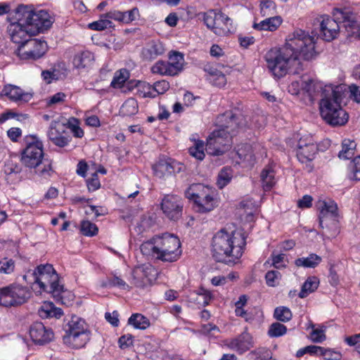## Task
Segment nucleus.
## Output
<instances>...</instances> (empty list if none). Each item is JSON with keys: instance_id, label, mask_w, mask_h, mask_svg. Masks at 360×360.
Segmentation results:
<instances>
[{"instance_id": "46", "label": "nucleus", "mask_w": 360, "mask_h": 360, "mask_svg": "<svg viewBox=\"0 0 360 360\" xmlns=\"http://www.w3.org/2000/svg\"><path fill=\"white\" fill-rule=\"evenodd\" d=\"M232 174L231 169L228 167L223 168L218 175L217 186L219 188H223L226 186L231 180Z\"/></svg>"}, {"instance_id": "20", "label": "nucleus", "mask_w": 360, "mask_h": 360, "mask_svg": "<svg viewBox=\"0 0 360 360\" xmlns=\"http://www.w3.org/2000/svg\"><path fill=\"white\" fill-rule=\"evenodd\" d=\"M30 335L32 341L38 345L49 343L53 338L52 330L46 328L41 322H35L30 326Z\"/></svg>"}, {"instance_id": "13", "label": "nucleus", "mask_w": 360, "mask_h": 360, "mask_svg": "<svg viewBox=\"0 0 360 360\" xmlns=\"http://www.w3.org/2000/svg\"><path fill=\"white\" fill-rule=\"evenodd\" d=\"M47 51L48 46L45 41L30 38L22 45H19L15 52L21 60H36L41 58Z\"/></svg>"}, {"instance_id": "57", "label": "nucleus", "mask_w": 360, "mask_h": 360, "mask_svg": "<svg viewBox=\"0 0 360 360\" xmlns=\"http://www.w3.org/2000/svg\"><path fill=\"white\" fill-rule=\"evenodd\" d=\"M347 96L349 94V97L357 103H360V86L356 84H351L347 86Z\"/></svg>"}, {"instance_id": "19", "label": "nucleus", "mask_w": 360, "mask_h": 360, "mask_svg": "<svg viewBox=\"0 0 360 360\" xmlns=\"http://www.w3.org/2000/svg\"><path fill=\"white\" fill-rule=\"evenodd\" d=\"M333 15L336 16L338 19H342V23L345 28L347 37L360 39V22H359L354 20L352 15H349L347 13H345L340 9L335 8Z\"/></svg>"}, {"instance_id": "51", "label": "nucleus", "mask_w": 360, "mask_h": 360, "mask_svg": "<svg viewBox=\"0 0 360 360\" xmlns=\"http://www.w3.org/2000/svg\"><path fill=\"white\" fill-rule=\"evenodd\" d=\"M310 326L313 328L310 336L314 342L320 343L326 340L325 328L323 327L321 328H314V325L313 323H311Z\"/></svg>"}, {"instance_id": "55", "label": "nucleus", "mask_w": 360, "mask_h": 360, "mask_svg": "<svg viewBox=\"0 0 360 360\" xmlns=\"http://www.w3.org/2000/svg\"><path fill=\"white\" fill-rule=\"evenodd\" d=\"M319 355L323 356L325 360H340L342 358V354L340 352L324 347H322Z\"/></svg>"}, {"instance_id": "31", "label": "nucleus", "mask_w": 360, "mask_h": 360, "mask_svg": "<svg viewBox=\"0 0 360 360\" xmlns=\"http://www.w3.org/2000/svg\"><path fill=\"white\" fill-rule=\"evenodd\" d=\"M319 280L316 276H309L302 284L299 297L300 298H305L310 293L314 292L319 287Z\"/></svg>"}, {"instance_id": "49", "label": "nucleus", "mask_w": 360, "mask_h": 360, "mask_svg": "<svg viewBox=\"0 0 360 360\" xmlns=\"http://www.w3.org/2000/svg\"><path fill=\"white\" fill-rule=\"evenodd\" d=\"M189 153L197 160H202L205 158L204 142L202 141H196L193 146L190 147Z\"/></svg>"}, {"instance_id": "17", "label": "nucleus", "mask_w": 360, "mask_h": 360, "mask_svg": "<svg viewBox=\"0 0 360 360\" xmlns=\"http://www.w3.org/2000/svg\"><path fill=\"white\" fill-rule=\"evenodd\" d=\"M183 206L182 198L176 195H165L161 203L164 214L172 220H177L181 217Z\"/></svg>"}, {"instance_id": "54", "label": "nucleus", "mask_w": 360, "mask_h": 360, "mask_svg": "<svg viewBox=\"0 0 360 360\" xmlns=\"http://www.w3.org/2000/svg\"><path fill=\"white\" fill-rule=\"evenodd\" d=\"M68 127L72 130L74 136L81 138L84 136V131L79 127V120L77 118L71 117L68 122Z\"/></svg>"}, {"instance_id": "48", "label": "nucleus", "mask_w": 360, "mask_h": 360, "mask_svg": "<svg viewBox=\"0 0 360 360\" xmlns=\"http://www.w3.org/2000/svg\"><path fill=\"white\" fill-rule=\"evenodd\" d=\"M350 173L349 178L351 180H360V155L354 158L349 165Z\"/></svg>"}, {"instance_id": "8", "label": "nucleus", "mask_w": 360, "mask_h": 360, "mask_svg": "<svg viewBox=\"0 0 360 360\" xmlns=\"http://www.w3.org/2000/svg\"><path fill=\"white\" fill-rule=\"evenodd\" d=\"M156 245L158 248L157 259L162 262H175L181 255L180 240L172 234L166 233L156 236Z\"/></svg>"}, {"instance_id": "52", "label": "nucleus", "mask_w": 360, "mask_h": 360, "mask_svg": "<svg viewBox=\"0 0 360 360\" xmlns=\"http://www.w3.org/2000/svg\"><path fill=\"white\" fill-rule=\"evenodd\" d=\"M15 262L11 259L3 258L0 260V273L9 274L14 271Z\"/></svg>"}, {"instance_id": "53", "label": "nucleus", "mask_w": 360, "mask_h": 360, "mask_svg": "<svg viewBox=\"0 0 360 360\" xmlns=\"http://www.w3.org/2000/svg\"><path fill=\"white\" fill-rule=\"evenodd\" d=\"M153 269L150 266L147 268H138L133 272L134 279L135 281H148V274Z\"/></svg>"}, {"instance_id": "29", "label": "nucleus", "mask_w": 360, "mask_h": 360, "mask_svg": "<svg viewBox=\"0 0 360 360\" xmlns=\"http://www.w3.org/2000/svg\"><path fill=\"white\" fill-rule=\"evenodd\" d=\"M173 76L179 74L182 70L184 63V55L179 51H171L169 53V62Z\"/></svg>"}, {"instance_id": "38", "label": "nucleus", "mask_w": 360, "mask_h": 360, "mask_svg": "<svg viewBox=\"0 0 360 360\" xmlns=\"http://www.w3.org/2000/svg\"><path fill=\"white\" fill-rule=\"evenodd\" d=\"M140 249L143 255H151L157 258L158 248V245H156V236L142 243Z\"/></svg>"}, {"instance_id": "64", "label": "nucleus", "mask_w": 360, "mask_h": 360, "mask_svg": "<svg viewBox=\"0 0 360 360\" xmlns=\"http://www.w3.org/2000/svg\"><path fill=\"white\" fill-rule=\"evenodd\" d=\"M119 314L117 311H112V313L106 312L105 314V318L108 322H109L113 326H117L119 325Z\"/></svg>"}, {"instance_id": "14", "label": "nucleus", "mask_w": 360, "mask_h": 360, "mask_svg": "<svg viewBox=\"0 0 360 360\" xmlns=\"http://www.w3.org/2000/svg\"><path fill=\"white\" fill-rule=\"evenodd\" d=\"M219 129L230 135L232 138L246 126V121L241 114L236 115L232 111H227L217 118Z\"/></svg>"}, {"instance_id": "28", "label": "nucleus", "mask_w": 360, "mask_h": 360, "mask_svg": "<svg viewBox=\"0 0 360 360\" xmlns=\"http://www.w3.org/2000/svg\"><path fill=\"white\" fill-rule=\"evenodd\" d=\"M282 19L278 15L269 16L259 23L255 22L252 27L257 30L275 31L281 25Z\"/></svg>"}, {"instance_id": "60", "label": "nucleus", "mask_w": 360, "mask_h": 360, "mask_svg": "<svg viewBox=\"0 0 360 360\" xmlns=\"http://www.w3.org/2000/svg\"><path fill=\"white\" fill-rule=\"evenodd\" d=\"M86 184L89 191H95L100 188L101 184L96 172H94L91 177L86 180Z\"/></svg>"}, {"instance_id": "9", "label": "nucleus", "mask_w": 360, "mask_h": 360, "mask_svg": "<svg viewBox=\"0 0 360 360\" xmlns=\"http://www.w3.org/2000/svg\"><path fill=\"white\" fill-rule=\"evenodd\" d=\"M32 294L27 287L11 284L0 289V305L5 307L20 306L28 301Z\"/></svg>"}, {"instance_id": "6", "label": "nucleus", "mask_w": 360, "mask_h": 360, "mask_svg": "<svg viewBox=\"0 0 360 360\" xmlns=\"http://www.w3.org/2000/svg\"><path fill=\"white\" fill-rule=\"evenodd\" d=\"M63 326L65 334L63 341L74 348L83 347L90 340V332L85 321L77 316H72Z\"/></svg>"}, {"instance_id": "35", "label": "nucleus", "mask_w": 360, "mask_h": 360, "mask_svg": "<svg viewBox=\"0 0 360 360\" xmlns=\"http://www.w3.org/2000/svg\"><path fill=\"white\" fill-rule=\"evenodd\" d=\"M128 324L136 329L145 330L150 326V321L141 314H134L128 319Z\"/></svg>"}, {"instance_id": "30", "label": "nucleus", "mask_w": 360, "mask_h": 360, "mask_svg": "<svg viewBox=\"0 0 360 360\" xmlns=\"http://www.w3.org/2000/svg\"><path fill=\"white\" fill-rule=\"evenodd\" d=\"M39 316L41 318L55 317L59 319L63 314L60 308L56 307L55 305L50 302H44L39 310Z\"/></svg>"}, {"instance_id": "23", "label": "nucleus", "mask_w": 360, "mask_h": 360, "mask_svg": "<svg viewBox=\"0 0 360 360\" xmlns=\"http://www.w3.org/2000/svg\"><path fill=\"white\" fill-rule=\"evenodd\" d=\"M64 126L58 122H52L48 132L49 139L57 146L64 147L70 141V136H63Z\"/></svg>"}, {"instance_id": "50", "label": "nucleus", "mask_w": 360, "mask_h": 360, "mask_svg": "<svg viewBox=\"0 0 360 360\" xmlns=\"http://www.w3.org/2000/svg\"><path fill=\"white\" fill-rule=\"evenodd\" d=\"M287 331V328L283 324L280 323L278 322H276L272 323L268 331V334L270 337H280L284 334H285Z\"/></svg>"}, {"instance_id": "15", "label": "nucleus", "mask_w": 360, "mask_h": 360, "mask_svg": "<svg viewBox=\"0 0 360 360\" xmlns=\"http://www.w3.org/2000/svg\"><path fill=\"white\" fill-rule=\"evenodd\" d=\"M332 18L328 15H322L316 18L314 25L319 26V37L326 41H331L337 37L340 32V23L342 19H338L334 15Z\"/></svg>"}, {"instance_id": "7", "label": "nucleus", "mask_w": 360, "mask_h": 360, "mask_svg": "<svg viewBox=\"0 0 360 360\" xmlns=\"http://www.w3.org/2000/svg\"><path fill=\"white\" fill-rule=\"evenodd\" d=\"M32 141L27 144L26 148L21 153V162L27 167L37 168L41 164L44 165L42 169H37V173L41 176H50L51 172V163L42 162L44 157L43 145L41 142L35 141L32 136Z\"/></svg>"}, {"instance_id": "47", "label": "nucleus", "mask_w": 360, "mask_h": 360, "mask_svg": "<svg viewBox=\"0 0 360 360\" xmlns=\"http://www.w3.org/2000/svg\"><path fill=\"white\" fill-rule=\"evenodd\" d=\"M103 15H101V18L95 22H93L89 25V27L93 30L101 31L105 29L112 27V22L108 18H103Z\"/></svg>"}, {"instance_id": "21", "label": "nucleus", "mask_w": 360, "mask_h": 360, "mask_svg": "<svg viewBox=\"0 0 360 360\" xmlns=\"http://www.w3.org/2000/svg\"><path fill=\"white\" fill-rule=\"evenodd\" d=\"M165 51V49L161 41L151 40L142 49L141 56L143 60L151 62L162 56Z\"/></svg>"}, {"instance_id": "42", "label": "nucleus", "mask_w": 360, "mask_h": 360, "mask_svg": "<svg viewBox=\"0 0 360 360\" xmlns=\"http://www.w3.org/2000/svg\"><path fill=\"white\" fill-rule=\"evenodd\" d=\"M151 72L160 75L173 76L167 62L158 60L151 67Z\"/></svg>"}, {"instance_id": "41", "label": "nucleus", "mask_w": 360, "mask_h": 360, "mask_svg": "<svg viewBox=\"0 0 360 360\" xmlns=\"http://www.w3.org/2000/svg\"><path fill=\"white\" fill-rule=\"evenodd\" d=\"M259 6L262 16H271L276 13V4L271 0H259Z\"/></svg>"}, {"instance_id": "36", "label": "nucleus", "mask_w": 360, "mask_h": 360, "mask_svg": "<svg viewBox=\"0 0 360 360\" xmlns=\"http://www.w3.org/2000/svg\"><path fill=\"white\" fill-rule=\"evenodd\" d=\"M356 146L354 141L345 139L342 143V150L339 152L338 157L344 160L351 159L354 155Z\"/></svg>"}, {"instance_id": "10", "label": "nucleus", "mask_w": 360, "mask_h": 360, "mask_svg": "<svg viewBox=\"0 0 360 360\" xmlns=\"http://www.w3.org/2000/svg\"><path fill=\"white\" fill-rule=\"evenodd\" d=\"M202 15L204 23L215 34L221 36L231 32L233 20L220 10L211 9Z\"/></svg>"}, {"instance_id": "3", "label": "nucleus", "mask_w": 360, "mask_h": 360, "mask_svg": "<svg viewBox=\"0 0 360 360\" xmlns=\"http://www.w3.org/2000/svg\"><path fill=\"white\" fill-rule=\"evenodd\" d=\"M245 245L246 238L241 231L229 233L221 229L212 238V257L218 262L234 264L243 255Z\"/></svg>"}, {"instance_id": "22", "label": "nucleus", "mask_w": 360, "mask_h": 360, "mask_svg": "<svg viewBox=\"0 0 360 360\" xmlns=\"http://www.w3.org/2000/svg\"><path fill=\"white\" fill-rule=\"evenodd\" d=\"M1 95L7 96L14 102L27 103L32 98V94L24 92L20 87L12 84L5 85L1 90Z\"/></svg>"}, {"instance_id": "45", "label": "nucleus", "mask_w": 360, "mask_h": 360, "mask_svg": "<svg viewBox=\"0 0 360 360\" xmlns=\"http://www.w3.org/2000/svg\"><path fill=\"white\" fill-rule=\"evenodd\" d=\"M81 233L86 236L92 237L98 233L97 226L90 221H82L80 225Z\"/></svg>"}, {"instance_id": "39", "label": "nucleus", "mask_w": 360, "mask_h": 360, "mask_svg": "<svg viewBox=\"0 0 360 360\" xmlns=\"http://www.w3.org/2000/svg\"><path fill=\"white\" fill-rule=\"evenodd\" d=\"M129 77V72L127 69H121L117 71L111 82L110 86L113 88H122Z\"/></svg>"}, {"instance_id": "61", "label": "nucleus", "mask_w": 360, "mask_h": 360, "mask_svg": "<svg viewBox=\"0 0 360 360\" xmlns=\"http://www.w3.org/2000/svg\"><path fill=\"white\" fill-rule=\"evenodd\" d=\"M134 337L130 334L122 335L119 340L118 343L121 349L127 348L133 345Z\"/></svg>"}, {"instance_id": "5", "label": "nucleus", "mask_w": 360, "mask_h": 360, "mask_svg": "<svg viewBox=\"0 0 360 360\" xmlns=\"http://www.w3.org/2000/svg\"><path fill=\"white\" fill-rule=\"evenodd\" d=\"M23 280L30 283H38L44 291L53 294L55 300L62 304H72L75 295L59 284V276L53 265L41 264L34 271H29L23 276Z\"/></svg>"}, {"instance_id": "27", "label": "nucleus", "mask_w": 360, "mask_h": 360, "mask_svg": "<svg viewBox=\"0 0 360 360\" xmlns=\"http://www.w3.org/2000/svg\"><path fill=\"white\" fill-rule=\"evenodd\" d=\"M228 346L232 349L243 353L252 346L251 336L248 333H243L238 338L231 340Z\"/></svg>"}, {"instance_id": "4", "label": "nucleus", "mask_w": 360, "mask_h": 360, "mask_svg": "<svg viewBox=\"0 0 360 360\" xmlns=\"http://www.w3.org/2000/svg\"><path fill=\"white\" fill-rule=\"evenodd\" d=\"M347 85L326 86L320 101V114L323 120L330 126H343L349 119L348 113L341 103L347 97Z\"/></svg>"}, {"instance_id": "33", "label": "nucleus", "mask_w": 360, "mask_h": 360, "mask_svg": "<svg viewBox=\"0 0 360 360\" xmlns=\"http://www.w3.org/2000/svg\"><path fill=\"white\" fill-rule=\"evenodd\" d=\"M214 195V194H212L207 198L195 200V204L199 212H210L217 206V201Z\"/></svg>"}, {"instance_id": "11", "label": "nucleus", "mask_w": 360, "mask_h": 360, "mask_svg": "<svg viewBox=\"0 0 360 360\" xmlns=\"http://www.w3.org/2000/svg\"><path fill=\"white\" fill-rule=\"evenodd\" d=\"M318 210H319V225L321 228H324V223L326 227L329 229L328 222L330 221L333 226V229L330 233L331 237L336 236L339 233L338 224L337 218L338 217V205L331 200L328 201H319L317 204Z\"/></svg>"}, {"instance_id": "37", "label": "nucleus", "mask_w": 360, "mask_h": 360, "mask_svg": "<svg viewBox=\"0 0 360 360\" xmlns=\"http://www.w3.org/2000/svg\"><path fill=\"white\" fill-rule=\"evenodd\" d=\"M138 102L134 98H129L122 104L120 113L123 116H131L138 112Z\"/></svg>"}, {"instance_id": "40", "label": "nucleus", "mask_w": 360, "mask_h": 360, "mask_svg": "<svg viewBox=\"0 0 360 360\" xmlns=\"http://www.w3.org/2000/svg\"><path fill=\"white\" fill-rule=\"evenodd\" d=\"M302 89L307 93L309 96H314L319 89H322V86L313 79L308 78L302 80Z\"/></svg>"}, {"instance_id": "56", "label": "nucleus", "mask_w": 360, "mask_h": 360, "mask_svg": "<svg viewBox=\"0 0 360 360\" xmlns=\"http://www.w3.org/2000/svg\"><path fill=\"white\" fill-rule=\"evenodd\" d=\"M281 277V274L278 271H269L265 275L266 283L270 287H275L278 284V281Z\"/></svg>"}, {"instance_id": "18", "label": "nucleus", "mask_w": 360, "mask_h": 360, "mask_svg": "<svg viewBox=\"0 0 360 360\" xmlns=\"http://www.w3.org/2000/svg\"><path fill=\"white\" fill-rule=\"evenodd\" d=\"M319 147L311 136L301 138L298 141L297 157L302 163L311 162L319 150Z\"/></svg>"}, {"instance_id": "26", "label": "nucleus", "mask_w": 360, "mask_h": 360, "mask_svg": "<svg viewBox=\"0 0 360 360\" xmlns=\"http://www.w3.org/2000/svg\"><path fill=\"white\" fill-rule=\"evenodd\" d=\"M94 61V54L89 51H83L75 55L72 63L75 68L82 70L91 67Z\"/></svg>"}, {"instance_id": "24", "label": "nucleus", "mask_w": 360, "mask_h": 360, "mask_svg": "<svg viewBox=\"0 0 360 360\" xmlns=\"http://www.w3.org/2000/svg\"><path fill=\"white\" fill-rule=\"evenodd\" d=\"M139 16V11L136 7L132 9L121 12L118 11H110L103 14V18H108L109 20H114L122 23L128 24L136 20Z\"/></svg>"}, {"instance_id": "59", "label": "nucleus", "mask_w": 360, "mask_h": 360, "mask_svg": "<svg viewBox=\"0 0 360 360\" xmlns=\"http://www.w3.org/2000/svg\"><path fill=\"white\" fill-rule=\"evenodd\" d=\"M198 295L197 300L199 304H201L202 306H206L209 304L212 298V295L210 291L204 288H200Z\"/></svg>"}, {"instance_id": "44", "label": "nucleus", "mask_w": 360, "mask_h": 360, "mask_svg": "<svg viewBox=\"0 0 360 360\" xmlns=\"http://www.w3.org/2000/svg\"><path fill=\"white\" fill-rule=\"evenodd\" d=\"M274 316L278 321L288 322L292 319V314L289 308L286 307H278L275 309Z\"/></svg>"}, {"instance_id": "32", "label": "nucleus", "mask_w": 360, "mask_h": 360, "mask_svg": "<svg viewBox=\"0 0 360 360\" xmlns=\"http://www.w3.org/2000/svg\"><path fill=\"white\" fill-rule=\"evenodd\" d=\"M261 180L265 191L270 190L276 184L275 172L271 166H266L261 173Z\"/></svg>"}, {"instance_id": "12", "label": "nucleus", "mask_w": 360, "mask_h": 360, "mask_svg": "<svg viewBox=\"0 0 360 360\" xmlns=\"http://www.w3.org/2000/svg\"><path fill=\"white\" fill-rule=\"evenodd\" d=\"M232 138L220 129L213 131L207 139L205 150L211 155H221L229 150Z\"/></svg>"}, {"instance_id": "25", "label": "nucleus", "mask_w": 360, "mask_h": 360, "mask_svg": "<svg viewBox=\"0 0 360 360\" xmlns=\"http://www.w3.org/2000/svg\"><path fill=\"white\" fill-rule=\"evenodd\" d=\"M212 194H214V191L209 186L201 184H192L186 191V196L188 199L193 200L194 202L195 200L207 198Z\"/></svg>"}, {"instance_id": "62", "label": "nucleus", "mask_w": 360, "mask_h": 360, "mask_svg": "<svg viewBox=\"0 0 360 360\" xmlns=\"http://www.w3.org/2000/svg\"><path fill=\"white\" fill-rule=\"evenodd\" d=\"M153 89L158 94H162L169 89V84L165 80L158 81L154 83Z\"/></svg>"}, {"instance_id": "2", "label": "nucleus", "mask_w": 360, "mask_h": 360, "mask_svg": "<svg viewBox=\"0 0 360 360\" xmlns=\"http://www.w3.org/2000/svg\"><path fill=\"white\" fill-rule=\"evenodd\" d=\"M7 32L15 44L22 45L32 36L49 29L53 21L44 10L36 11L32 5H19L9 18Z\"/></svg>"}, {"instance_id": "1", "label": "nucleus", "mask_w": 360, "mask_h": 360, "mask_svg": "<svg viewBox=\"0 0 360 360\" xmlns=\"http://www.w3.org/2000/svg\"><path fill=\"white\" fill-rule=\"evenodd\" d=\"M315 43L314 37L305 31L295 30L289 36L284 46L271 49L265 54L269 70L278 78L286 74H300L303 68L298 56H302L305 60L314 59L318 54Z\"/></svg>"}, {"instance_id": "63", "label": "nucleus", "mask_w": 360, "mask_h": 360, "mask_svg": "<svg viewBox=\"0 0 360 360\" xmlns=\"http://www.w3.org/2000/svg\"><path fill=\"white\" fill-rule=\"evenodd\" d=\"M66 98V95L63 92H58L51 96L48 101L47 105L51 106L52 105H56L58 103H61L64 101Z\"/></svg>"}, {"instance_id": "58", "label": "nucleus", "mask_w": 360, "mask_h": 360, "mask_svg": "<svg viewBox=\"0 0 360 360\" xmlns=\"http://www.w3.org/2000/svg\"><path fill=\"white\" fill-rule=\"evenodd\" d=\"M210 75L214 77L213 84L217 86H224L226 83V76L220 71L214 70L211 71Z\"/></svg>"}, {"instance_id": "16", "label": "nucleus", "mask_w": 360, "mask_h": 360, "mask_svg": "<svg viewBox=\"0 0 360 360\" xmlns=\"http://www.w3.org/2000/svg\"><path fill=\"white\" fill-rule=\"evenodd\" d=\"M183 169V164L165 156L160 157L158 162L153 165L155 175L160 179L179 173Z\"/></svg>"}, {"instance_id": "43", "label": "nucleus", "mask_w": 360, "mask_h": 360, "mask_svg": "<svg viewBox=\"0 0 360 360\" xmlns=\"http://www.w3.org/2000/svg\"><path fill=\"white\" fill-rule=\"evenodd\" d=\"M102 287H118L122 290H129V286L124 281H123L121 278L113 276L112 277L108 278V280L103 283L101 285Z\"/></svg>"}, {"instance_id": "34", "label": "nucleus", "mask_w": 360, "mask_h": 360, "mask_svg": "<svg viewBox=\"0 0 360 360\" xmlns=\"http://www.w3.org/2000/svg\"><path fill=\"white\" fill-rule=\"evenodd\" d=\"M321 257L316 254H310L307 257L298 258L295 261L297 266L305 268H315L321 262Z\"/></svg>"}]
</instances>
